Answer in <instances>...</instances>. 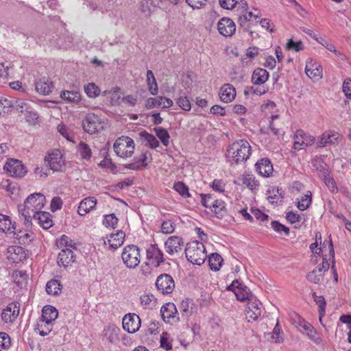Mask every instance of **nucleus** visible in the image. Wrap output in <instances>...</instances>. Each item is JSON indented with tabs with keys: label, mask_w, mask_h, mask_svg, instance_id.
<instances>
[{
	"label": "nucleus",
	"mask_w": 351,
	"mask_h": 351,
	"mask_svg": "<svg viewBox=\"0 0 351 351\" xmlns=\"http://www.w3.org/2000/svg\"><path fill=\"white\" fill-rule=\"evenodd\" d=\"M113 147L117 155L124 158L131 157L135 148L134 141L125 136L118 138Z\"/></svg>",
	"instance_id": "20e7f679"
},
{
	"label": "nucleus",
	"mask_w": 351,
	"mask_h": 351,
	"mask_svg": "<svg viewBox=\"0 0 351 351\" xmlns=\"http://www.w3.org/2000/svg\"><path fill=\"white\" fill-rule=\"evenodd\" d=\"M322 180L331 192L334 193L337 190L336 182L329 173H326L323 176Z\"/></svg>",
	"instance_id": "4d7b16f0"
},
{
	"label": "nucleus",
	"mask_w": 351,
	"mask_h": 351,
	"mask_svg": "<svg viewBox=\"0 0 351 351\" xmlns=\"http://www.w3.org/2000/svg\"><path fill=\"white\" fill-rule=\"evenodd\" d=\"M272 228L277 232L281 233L284 232L286 235H288L289 233V228L282 224H281L278 221H273L271 222Z\"/></svg>",
	"instance_id": "680f3d73"
},
{
	"label": "nucleus",
	"mask_w": 351,
	"mask_h": 351,
	"mask_svg": "<svg viewBox=\"0 0 351 351\" xmlns=\"http://www.w3.org/2000/svg\"><path fill=\"white\" fill-rule=\"evenodd\" d=\"M14 225L12 224L9 217L0 214V230L3 232H14L15 230Z\"/></svg>",
	"instance_id": "72a5a7b5"
},
{
	"label": "nucleus",
	"mask_w": 351,
	"mask_h": 351,
	"mask_svg": "<svg viewBox=\"0 0 351 351\" xmlns=\"http://www.w3.org/2000/svg\"><path fill=\"white\" fill-rule=\"evenodd\" d=\"M125 237V232L119 230L116 233L110 234L109 237L107 236L106 240H104V243L108 244L111 249L116 250L123 243Z\"/></svg>",
	"instance_id": "6ab92c4d"
},
{
	"label": "nucleus",
	"mask_w": 351,
	"mask_h": 351,
	"mask_svg": "<svg viewBox=\"0 0 351 351\" xmlns=\"http://www.w3.org/2000/svg\"><path fill=\"white\" fill-rule=\"evenodd\" d=\"M194 304L190 299L182 300L179 306V309L183 317H189L193 313Z\"/></svg>",
	"instance_id": "473e14b6"
},
{
	"label": "nucleus",
	"mask_w": 351,
	"mask_h": 351,
	"mask_svg": "<svg viewBox=\"0 0 351 351\" xmlns=\"http://www.w3.org/2000/svg\"><path fill=\"white\" fill-rule=\"evenodd\" d=\"M173 189L182 197H189L191 196L188 186L182 182H176Z\"/></svg>",
	"instance_id": "864d4df0"
},
{
	"label": "nucleus",
	"mask_w": 351,
	"mask_h": 351,
	"mask_svg": "<svg viewBox=\"0 0 351 351\" xmlns=\"http://www.w3.org/2000/svg\"><path fill=\"white\" fill-rule=\"evenodd\" d=\"M208 263L212 270L218 271L222 265L223 258L217 253H213L208 257Z\"/></svg>",
	"instance_id": "a19ab883"
},
{
	"label": "nucleus",
	"mask_w": 351,
	"mask_h": 351,
	"mask_svg": "<svg viewBox=\"0 0 351 351\" xmlns=\"http://www.w3.org/2000/svg\"><path fill=\"white\" fill-rule=\"evenodd\" d=\"M261 314V309L255 302H249L247 304V310L246 316L249 320H256Z\"/></svg>",
	"instance_id": "2f4dec72"
},
{
	"label": "nucleus",
	"mask_w": 351,
	"mask_h": 351,
	"mask_svg": "<svg viewBox=\"0 0 351 351\" xmlns=\"http://www.w3.org/2000/svg\"><path fill=\"white\" fill-rule=\"evenodd\" d=\"M8 258L14 263H19L26 258L25 250L20 246H10L8 250Z\"/></svg>",
	"instance_id": "4be33fe9"
},
{
	"label": "nucleus",
	"mask_w": 351,
	"mask_h": 351,
	"mask_svg": "<svg viewBox=\"0 0 351 351\" xmlns=\"http://www.w3.org/2000/svg\"><path fill=\"white\" fill-rule=\"evenodd\" d=\"M53 323L39 318L36 322L34 330L41 336L47 335L53 329Z\"/></svg>",
	"instance_id": "cd10ccee"
},
{
	"label": "nucleus",
	"mask_w": 351,
	"mask_h": 351,
	"mask_svg": "<svg viewBox=\"0 0 351 351\" xmlns=\"http://www.w3.org/2000/svg\"><path fill=\"white\" fill-rule=\"evenodd\" d=\"M12 233L14 237L19 241V243L21 244L26 245L31 241V235L25 231L20 230L19 232H16L15 230H14V232Z\"/></svg>",
	"instance_id": "603ef678"
},
{
	"label": "nucleus",
	"mask_w": 351,
	"mask_h": 351,
	"mask_svg": "<svg viewBox=\"0 0 351 351\" xmlns=\"http://www.w3.org/2000/svg\"><path fill=\"white\" fill-rule=\"evenodd\" d=\"M104 120L94 113L87 114L82 121L83 129L90 134L100 132L104 130Z\"/></svg>",
	"instance_id": "423d86ee"
},
{
	"label": "nucleus",
	"mask_w": 351,
	"mask_h": 351,
	"mask_svg": "<svg viewBox=\"0 0 351 351\" xmlns=\"http://www.w3.org/2000/svg\"><path fill=\"white\" fill-rule=\"evenodd\" d=\"M217 29L221 35L230 37L236 31V25L231 19L223 17L217 23Z\"/></svg>",
	"instance_id": "ddd939ff"
},
{
	"label": "nucleus",
	"mask_w": 351,
	"mask_h": 351,
	"mask_svg": "<svg viewBox=\"0 0 351 351\" xmlns=\"http://www.w3.org/2000/svg\"><path fill=\"white\" fill-rule=\"evenodd\" d=\"M121 258L128 268H136L141 261L140 249L134 245L125 246L123 250Z\"/></svg>",
	"instance_id": "39448f33"
},
{
	"label": "nucleus",
	"mask_w": 351,
	"mask_h": 351,
	"mask_svg": "<svg viewBox=\"0 0 351 351\" xmlns=\"http://www.w3.org/2000/svg\"><path fill=\"white\" fill-rule=\"evenodd\" d=\"M234 294L237 300L240 301L250 300V297L252 296L250 289L242 284L241 286H239V287L234 291Z\"/></svg>",
	"instance_id": "79ce46f5"
},
{
	"label": "nucleus",
	"mask_w": 351,
	"mask_h": 351,
	"mask_svg": "<svg viewBox=\"0 0 351 351\" xmlns=\"http://www.w3.org/2000/svg\"><path fill=\"white\" fill-rule=\"evenodd\" d=\"M294 324L302 334H305L311 340L317 344H320L322 339L318 335L314 327L304 319H302L298 314L295 315Z\"/></svg>",
	"instance_id": "0eeeda50"
},
{
	"label": "nucleus",
	"mask_w": 351,
	"mask_h": 351,
	"mask_svg": "<svg viewBox=\"0 0 351 351\" xmlns=\"http://www.w3.org/2000/svg\"><path fill=\"white\" fill-rule=\"evenodd\" d=\"M61 98L69 102L77 104L81 100V95L77 91L64 90L60 94Z\"/></svg>",
	"instance_id": "e433bc0d"
},
{
	"label": "nucleus",
	"mask_w": 351,
	"mask_h": 351,
	"mask_svg": "<svg viewBox=\"0 0 351 351\" xmlns=\"http://www.w3.org/2000/svg\"><path fill=\"white\" fill-rule=\"evenodd\" d=\"M184 245L182 238L178 236H171L165 243V250L169 255L180 252Z\"/></svg>",
	"instance_id": "4468645a"
},
{
	"label": "nucleus",
	"mask_w": 351,
	"mask_h": 351,
	"mask_svg": "<svg viewBox=\"0 0 351 351\" xmlns=\"http://www.w3.org/2000/svg\"><path fill=\"white\" fill-rule=\"evenodd\" d=\"M60 291V283L58 280H51L46 285V291L49 294L58 295Z\"/></svg>",
	"instance_id": "a18cd8bd"
},
{
	"label": "nucleus",
	"mask_w": 351,
	"mask_h": 351,
	"mask_svg": "<svg viewBox=\"0 0 351 351\" xmlns=\"http://www.w3.org/2000/svg\"><path fill=\"white\" fill-rule=\"evenodd\" d=\"M45 162L53 171H62L65 166V162L62 154L59 149H53L45 158Z\"/></svg>",
	"instance_id": "6e6552de"
},
{
	"label": "nucleus",
	"mask_w": 351,
	"mask_h": 351,
	"mask_svg": "<svg viewBox=\"0 0 351 351\" xmlns=\"http://www.w3.org/2000/svg\"><path fill=\"white\" fill-rule=\"evenodd\" d=\"M251 155V146L245 139L236 141L229 145L226 156L237 164L246 161Z\"/></svg>",
	"instance_id": "f03ea898"
},
{
	"label": "nucleus",
	"mask_w": 351,
	"mask_h": 351,
	"mask_svg": "<svg viewBox=\"0 0 351 351\" xmlns=\"http://www.w3.org/2000/svg\"><path fill=\"white\" fill-rule=\"evenodd\" d=\"M157 137L161 141L164 146L167 147L169 144L170 135L167 130L161 127H156L154 128Z\"/></svg>",
	"instance_id": "58836bf2"
},
{
	"label": "nucleus",
	"mask_w": 351,
	"mask_h": 351,
	"mask_svg": "<svg viewBox=\"0 0 351 351\" xmlns=\"http://www.w3.org/2000/svg\"><path fill=\"white\" fill-rule=\"evenodd\" d=\"M269 76V72L267 70L257 68L253 71L251 81L255 85H261L268 80Z\"/></svg>",
	"instance_id": "a878e982"
},
{
	"label": "nucleus",
	"mask_w": 351,
	"mask_h": 351,
	"mask_svg": "<svg viewBox=\"0 0 351 351\" xmlns=\"http://www.w3.org/2000/svg\"><path fill=\"white\" fill-rule=\"evenodd\" d=\"M342 90L345 96L351 99V79L347 78L344 80L342 86Z\"/></svg>",
	"instance_id": "774afa93"
},
{
	"label": "nucleus",
	"mask_w": 351,
	"mask_h": 351,
	"mask_svg": "<svg viewBox=\"0 0 351 351\" xmlns=\"http://www.w3.org/2000/svg\"><path fill=\"white\" fill-rule=\"evenodd\" d=\"M53 86L47 79L43 78L36 83V90L40 94L47 95L52 92Z\"/></svg>",
	"instance_id": "c85d7f7f"
},
{
	"label": "nucleus",
	"mask_w": 351,
	"mask_h": 351,
	"mask_svg": "<svg viewBox=\"0 0 351 351\" xmlns=\"http://www.w3.org/2000/svg\"><path fill=\"white\" fill-rule=\"evenodd\" d=\"M324 273L317 267L306 275V279L313 283L318 284L323 280Z\"/></svg>",
	"instance_id": "ea45409f"
},
{
	"label": "nucleus",
	"mask_w": 351,
	"mask_h": 351,
	"mask_svg": "<svg viewBox=\"0 0 351 351\" xmlns=\"http://www.w3.org/2000/svg\"><path fill=\"white\" fill-rule=\"evenodd\" d=\"M58 316V312L57 309L52 306L47 305L43 308L40 318L53 324Z\"/></svg>",
	"instance_id": "c756f323"
},
{
	"label": "nucleus",
	"mask_w": 351,
	"mask_h": 351,
	"mask_svg": "<svg viewBox=\"0 0 351 351\" xmlns=\"http://www.w3.org/2000/svg\"><path fill=\"white\" fill-rule=\"evenodd\" d=\"M123 328L129 333H134L141 326V319L135 313H129L124 316L122 321Z\"/></svg>",
	"instance_id": "f8f14e48"
},
{
	"label": "nucleus",
	"mask_w": 351,
	"mask_h": 351,
	"mask_svg": "<svg viewBox=\"0 0 351 351\" xmlns=\"http://www.w3.org/2000/svg\"><path fill=\"white\" fill-rule=\"evenodd\" d=\"M4 170L12 177H23L26 173L25 168L22 162L18 160H9L3 167Z\"/></svg>",
	"instance_id": "9b49d317"
},
{
	"label": "nucleus",
	"mask_w": 351,
	"mask_h": 351,
	"mask_svg": "<svg viewBox=\"0 0 351 351\" xmlns=\"http://www.w3.org/2000/svg\"><path fill=\"white\" fill-rule=\"evenodd\" d=\"M77 151L82 158L90 160L92 157V151L90 146L84 141H80L77 146Z\"/></svg>",
	"instance_id": "f704fd0d"
},
{
	"label": "nucleus",
	"mask_w": 351,
	"mask_h": 351,
	"mask_svg": "<svg viewBox=\"0 0 351 351\" xmlns=\"http://www.w3.org/2000/svg\"><path fill=\"white\" fill-rule=\"evenodd\" d=\"M156 287L162 294H169L171 293L175 288L174 280L170 275L162 274L157 278Z\"/></svg>",
	"instance_id": "9d476101"
},
{
	"label": "nucleus",
	"mask_w": 351,
	"mask_h": 351,
	"mask_svg": "<svg viewBox=\"0 0 351 351\" xmlns=\"http://www.w3.org/2000/svg\"><path fill=\"white\" fill-rule=\"evenodd\" d=\"M20 306L18 303L9 304L1 314L2 319L5 322H13L19 315Z\"/></svg>",
	"instance_id": "a211bd4d"
},
{
	"label": "nucleus",
	"mask_w": 351,
	"mask_h": 351,
	"mask_svg": "<svg viewBox=\"0 0 351 351\" xmlns=\"http://www.w3.org/2000/svg\"><path fill=\"white\" fill-rule=\"evenodd\" d=\"M140 136L142 138L146 141L147 145H148L150 148L155 149L160 146L159 141L153 134H151L146 131H143L140 133Z\"/></svg>",
	"instance_id": "37998d69"
},
{
	"label": "nucleus",
	"mask_w": 351,
	"mask_h": 351,
	"mask_svg": "<svg viewBox=\"0 0 351 351\" xmlns=\"http://www.w3.org/2000/svg\"><path fill=\"white\" fill-rule=\"evenodd\" d=\"M117 218L115 217L114 214H110L105 216L103 223L105 226L108 228H114L115 226L117 223Z\"/></svg>",
	"instance_id": "13d9d810"
},
{
	"label": "nucleus",
	"mask_w": 351,
	"mask_h": 351,
	"mask_svg": "<svg viewBox=\"0 0 351 351\" xmlns=\"http://www.w3.org/2000/svg\"><path fill=\"white\" fill-rule=\"evenodd\" d=\"M58 131L61 135L69 141H73V134L72 132L64 124H60L57 127Z\"/></svg>",
	"instance_id": "5fc2aeb1"
},
{
	"label": "nucleus",
	"mask_w": 351,
	"mask_h": 351,
	"mask_svg": "<svg viewBox=\"0 0 351 351\" xmlns=\"http://www.w3.org/2000/svg\"><path fill=\"white\" fill-rule=\"evenodd\" d=\"M158 99V107H161L163 108H167L173 106V101L169 98L165 97L158 96L157 97Z\"/></svg>",
	"instance_id": "0e129e2a"
},
{
	"label": "nucleus",
	"mask_w": 351,
	"mask_h": 351,
	"mask_svg": "<svg viewBox=\"0 0 351 351\" xmlns=\"http://www.w3.org/2000/svg\"><path fill=\"white\" fill-rule=\"evenodd\" d=\"M305 73L308 77L318 80L322 77V69L319 64L309 59L306 62Z\"/></svg>",
	"instance_id": "f3484780"
},
{
	"label": "nucleus",
	"mask_w": 351,
	"mask_h": 351,
	"mask_svg": "<svg viewBox=\"0 0 351 351\" xmlns=\"http://www.w3.org/2000/svg\"><path fill=\"white\" fill-rule=\"evenodd\" d=\"M147 258L156 267L164 262L163 253L157 245H151L146 251Z\"/></svg>",
	"instance_id": "2eb2a0df"
},
{
	"label": "nucleus",
	"mask_w": 351,
	"mask_h": 351,
	"mask_svg": "<svg viewBox=\"0 0 351 351\" xmlns=\"http://www.w3.org/2000/svg\"><path fill=\"white\" fill-rule=\"evenodd\" d=\"M13 106V102L3 97H0V115L8 113Z\"/></svg>",
	"instance_id": "6e6d98bb"
},
{
	"label": "nucleus",
	"mask_w": 351,
	"mask_h": 351,
	"mask_svg": "<svg viewBox=\"0 0 351 351\" xmlns=\"http://www.w3.org/2000/svg\"><path fill=\"white\" fill-rule=\"evenodd\" d=\"M147 82L148 89L152 95H156L158 92V84L153 72L151 70L147 71Z\"/></svg>",
	"instance_id": "c9c22d12"
},
{
	"label": "nucleus",
	"mask_w": 351,
	"mask_h": 351,
	"mask_svg": "<svg viewBox=\"0 0 351 351\" xmlns=\"http://www.w3.org/2000/svg\"><path fill=\"white\" fill-rule=\"evenodd\" d=\"M293 148L301 150L305 147L311 146L315 143V137L305 133L302 130H298L294 135Z\"/></svg>",
	"instance_id": "1a4fd4ad"
},
{
	"label": "nucleus",
	"mask_w": 351,
	"mask_h": 351,
	"mask_svg": "<svg viewBox=\"0 0 351 351\" xmlns=\"http://www.w3.org/2000/svg\"><path fill=\"white\" fill-rule=\"evenodd\" d=\"M97 199L95 197H88L81 201L78 206L77 213L80 215L84 216L96 206Z\"/></svg>",
	"instance_id": "5701e85b"
},
{
	"label": "nucleus",
	"mask_w": 351,
	"mask_h": 351,
	"mask_svg": "<svg viewBox=\"0 0 351 351\" xmlns=\"http://www.w3.org/2000/svg\"><path fill=\"white\" fill-rule=\"evenodd\" d=\"M256 171L264 177H268L273 172V165L267 158H262L256 163Z\"/></svg>",
	"instance_id": "b1692460"
},
{
	"label": "nucleus",
	"mask_w": 351,
	"mask_h": 351,
	"mask_svg": "<svg viewBox=\"0 0 351 351\" xmlns=\"http://www.w3.org/2000/svg\"><path fill=\"white\" fill-rule=\"evenodd\" d=\"M243 184L246 185L250 190L253 191L258 186L259 184L252 174L243 175Z\"/></svg>",
	"instance_id": "49530a36"
},
{
	"label": "nucleus",
	"mask_w": 351,
	"mask_h": 351,
	"mask_svg": "<svg viewBox=\"0 0 351 351\" xmlns=\"http://www.w3.org/2000/svg\"><path fill=\"white\" fill-rule=\"evenodd\" d=\"M161 316L165 322H176L179 317L176 316L178 313L176 305L173 303H167L160 309Z\"/></svg>",
	"instance_id": "dca6fc26"
},
{
	"label": "nucleus",
	"mask_w": 351,
	"mask_h": 351,
	"mask_svg": "<svg viewBox=\"0 0 351 351\" xmlns=\"http://www.w3.org/2000/svg\"><path fill=\"white\" fill-rule=\"evenodd\" d=\"M185 255L189 261L197 265L203 264L207 258L204 245L197 241L186 244Z\"/></svg>",
	"instance_id": "7ed1b4c3"
},
{
	"label": "nucleus",
	"mask_w": 351,
	"mask_h": 351,
	"mask_svg": "<svg viewBox=\"0 0 351 351\" xmlns=\"http://www.w3.org/2000/svg\"><path fill=\"white\" fill-rule=\"evenodd\" d=\"M312 202V193L308 191L306 194L302 197L301 200L298 202L297 207L300 210L307 209Z\"/></svg>",
	"instance_id": "de8ad7c7"
},
{
	"label": "nucleus",
	"mask_w": 351,
	"mask_h": 351,
	"mask_svg": "<svg viewBox=\"0 0 351 351\" xmlns=\"http://www.w3.org/2000/svg\"><path fill=\"white\" fill-rule=\"evenodd\" d=\"M32 219L45 230L49 229L53 225L51 215L47 212H38L34 215H32Z\"/></svg>",
	"instance_id": "412c9836"
},
{
	"label": "nucleus",
	"mask_w": 351,
	"mask_h": 351,
	"mask_svg": "<svg viewBox=\"0 0 351 351\" xmlns=\"http://www.w3.org/2000/svg\"><path fill=\"white\" fill-rule=\"evenodd\" d=\"M57 246L60 248H73L75 249V243L66 235H62L56 242Z\"/></svg>",
	"instance_id": "09e8293b"
},
{
	"label": "nucleus",
	"mask_w": 351,
	"mask_h": 351,
	"mask_svg": "<svg viewBox=\"0 0 351 351\" xmlns=\"http://www.w3.org/2000/svg\"><path fill=\"white\" fill-rule=\"evenodd\" d=\"M157 302V299L152 294H143L141 296V303L145 309L153 308Z\"/></svg>",
	"instance_id": "4c0bfd02"
},
{
	"label": "nucleus",
	"mask_w": 351,
	"mask_h": 351,
	"mask_svg": "<svg viewBox=\"0 0 351 351\" xmlns=\"http://www.w3.org/2000/svg\"><path fill=\"white\" fill-rule=\"evenodd\" d=\"M338 134L335 132H326L324 133L317 141L319 147H325L329 144H333L338 138Z\"/></svg>",
	"instance_id": "7c9ffc66"
},
{
	"label": "nucleus",
	"mask_w": 351,
	"mask_h": 351,
	"mask_svg": "<svg viewBox=\"0 0 351 351\" xmlns=\"http://www.w3.org/2000/svg\"><path fill=\"white\" fill-rule=\"evenodd\" d=\"M178 105L184 110L189 111L191 110V103L186 97H180L177 100Z\"/></svg>",
	"instance_id": "338daca9"
},
{
	"label": "nucleus",
	"mask_w": 351,
	"mask_h": 351,
	"mask_svg": "<svg viewBox=\"0 0 351 351\" xmlns=\"http://www.w3.org/2000/svg\"><path fill=\"white\" fill-rule=\"evenodd\" d=\"M152 6L156 7L153 5L152 0H143L141 2L140 9L145 14H150L152 13Z\"/></svg>",
	"instance_id": "bf43d9fd"
},
{
	"label": "nucleus",
	"mask_w": 351,
	"mask_h": 351,
	"mask_svg": "<svg viewBox=\"0 0 351 351\" xmlns=\"http://www.w3.org/2000/svg\"><path fill=\"white\" fill-rule=\"evenodd\" d=\"M236 96V90L232 85L226 84L220 88L219 97L220 99L225 102L229 103L232 101Z\"/></svg>",
	"instance_id": "393cba45"
},
{
	"label": "nucleus",
	"mask_w": 351,
	"mask_h": 351,
	"mask_svg": "<svg viewBox=\"0 0 351 351\" xmlns=\"http://www.w3.org/2000/svg\"><path fill=\"white\" fill-rule=\"evenodd\" d=\"M160 347L165 348L166 350H169L172 348V345L169 340V335L167 332H163L160 336Z\"/></svg>",
	"instance_id": "69168bd1"
},
{
	"label": "nucleus",
	"mask_w": 351,
	"mask_h": 351,
	"mask_svg": "<svg viewBox=\"0 0 351 351\" xmlns=\"http://www.w3.org/2000/svg\"><path fill=\"white\" fill-rule=\"evenodd\" d=\"M119 328L110 325L104 328V336L110 343H115L119 341Z\"/></svg>",
	"instance_id": "bb28decb"
},
{
	"label": "nucleus",
	"mask_w": 351,
	"mask_h": 351,
	"mask_svg": "<svg viewBox=\"0 0 351 351\" xmlns=\"http://www.w3.org/2000/svg\"><path fill=\"white\" fill-rule=\"evenodd\" d=\"M175 226L172 221L166 220L164 221L161 225V231L164 234H171L173 232Z\"/></svg>",
	"instance_id": "052dcab7"
},
{
	"label": "nucleus",
	"mask_w": 351,
	"mask_h": 351,
	"mask_svg": "<svg viewBox=\"0 0 351 351\" xmlns=\"http://www.w3.org/2000/svg\"><path fill=\"white\" fill-rule=\"evenodd\" d=\"M46 203L43 194L35 193L29 195L25 199L23 206H19V212L27 222L32 220V216L40 212Z\"/></svg>",
	"instance_id": "f257e3e1"
},
{
	"label": "nucleus",
	"mask_w": 351,
	"mask_h": 351,
	"mask_svg": "<svg viewBox=\"0 0 351 351\" xmlns=\"http://www.w3.org/2000/svg\"><path fill=\"white\" fill-rule=\"evenodd\" d=\"M211 208L218 218L223 217L226 213L225 202L222 200H215Z\"/></svg>",
	"instance_id": "c03bdc74"
},
{
	"label": "nucleus",
	"mask_w": 351,
	"mask_h": 351,
	"mask_svg": "<svg viewBox=\"0 0 351 351\" xmlns=\"http://www.w3.org/2000/svg\"><path fill=\"white\" fill-rule=\"evenodd\" d=\"M74 261V254L71 249L63 248L59 252L57 263L60 267L66 268Z\"/></svg>",
	"instance_id": "aec40b11"
},
{
	"label": "nucleus",
	"mask_w": 351,
	"mask_h": 351,
	"mask_svg": "<svg viewBox=\"0 0 351 351\" xmlns=\"http://www.w3.org/2000/svg\"><path fill=\"white\" fill-rule=\"evenodd\" d=\"M287 49L300 51L303 49V43L302 41L295 42L292 39H289L287 43Z\"/></svg>",
	"instance_id": "e2e57ef3"
},
{
	"label": "nucleus",
	"mask_w": 351,
	"mask_h": 351,
	"mask_svg": "<svg viewBox=\"0 0 351 351\" xmlns=\"http://www.w3.org/2000/svg\"><path fill=\"white\" fill-rule=\"evenodd\" d=\"M313 296L315 302L319 306V319H322V317L325 313L326 301L322 295H317L314 292Z\"/></svg>",
	"instance_id": "3c124183"
},
{
	"label": "nucleus",
	"mask_w": 351,
	"mask_h": 351,
	"mask_svg": "<svg viewBox=\"0 0 351 351\" xmlns=\"http://www.w3.org/2000/svg\"><path fill=\"white\" fill-rule=\"evenodd\" d=\"M84 91L90 98H95L100 94L99 87L95 83H88L84 86Z\"/></svg>",
	"instance_id": "8fccbe9b"
}]
</instances>
